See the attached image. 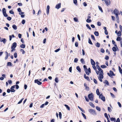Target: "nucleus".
<instances>
[{
	"label": "nucleus",
	"mask_w": 122,
	"mask_h": 122,
	"mask_svg": "<svg viewBox=\"0 0 122 122\" xmlns=\"http://www.w3.org/2000/svg\"><path fill=\"white\" fill-rule=\"evenodd\" d=\"M20 47L22 48H24L25 47V44H22L20 45Z\"/></svg>",
	"instance_id": "obj_29"
},
{
	"label": "nucleus",
	"mask_w": 122,
	"mask_h": 122,
	"mask_svg": "<svg viewBox=\"0 0 122 122\" xmlns=\"http://www.w3.org/2000/svg\"><path fill=\"white\" fill-rule=\"evenodd\" d=\"M119 12V11L116 9H115L114 11V14L115 15L118 14Z\"/></svg>",
	"instance_id": "obj_13"
},
{
	"label": "nucleus",
	"mask_w": 122,
	"mask_h": 122,
	"mask_svg": "<svg viewBox=\"0 0 122 122\" xmlns=\"http://www.w3.org/2000/svg\"><path fill=\"white\" fill-rule=\"evenodd\" d=\"M92 67L96 71L97 70V68L96 66H95V65H93Z\"/></svg>",
	"instance_id": "obj_50"
},
{
	"label": "nucleus",
	"mask_w": 122,
	"mask_h": 122,
	"mask_svg": "<svg viewBox=\"0 0 122 122\" xmlns=\"http://www.w3.org/2000/svg\"><path fill=\"white\" fill-rule=\"evenodd\" d=\"M8 82L10 84L12 83V81L10 80H8Z\"/></svg>",
	"instance_id": "obj_63"
},
{
	"label": "nucleus",
	"mask_w": 122,
	"mask_h": 122,
	"mask_svg": "<svg viewBox=\"0 0 122 122\" xmlns=\"http://www.w3.org/2000/svg\"><path fill=\"white\" fill-rule=\"evenodd\" d=\"M84 97L86 101L87 102H89V100L87 98V97L86 96H85Z\"/></svg>",
	"instance_id": "obj_38"
},
{
	"label": "nucleus",
	"mask_w": 122,
	"mask_h": 122,
	"mask_svg": "<svg viewBox=\"0 0 122 122\" xmlns=\"http://www.w3.org/2000/svg\"><path fill=\"white\" fill-rule=\"evenodd\" d=\"M14 56L15 58H16L17 57V53L16 52L14 53Z\"/></svg>",
	"instance_id": "obj_56"
},
{
	"label": "nucleus",
	"mask_w": 122,
	"mask_h": 122,
	"mask_svg": "<svg viewBox=\"0 0 122 122\" xmlns=\"http://www.w3.org/2000/svg\"><path fill=\"white\" fill-rule=\"evenodd\" d=\"M96 67L98 69V70L99 71H101V72L100 73H103V70L100 68V66H98V65H96Z\"/></svg>",
	"instance_id": "obj_7"
},
{
	"label": "nucleus",
	"mask_w": 122,
	"mask_h": 122,
	"mask_svg": "<svg viewBox=\"0 0 122 122\" xmlns=\"http://www.w3.org/2000/svg\"><path fill=\"white\" fill-rule=\"evenodd\" d=\"M91 64L92 65H95V63L94 60L92 59H91Z\"/></svg>",
	"instance_id": "obj_14"
},
{
	"label": "nucleus",
	"mask_w": 122,
	"mask_h": 122,
	"mask_svg": "<svg viewBox=\"0 0 122 122\" xmlns=\"http://www.w3.org/2000/svg\"><path fill=\"white\" fill-rule=\"evenodd\" d=\"M99 98L100 99H101L104 102L105 101V97L103 96L102 94H100L99 95Z\"/></svg>",
	"instance_id": "obj_3"
},
{
	"label": "nucleus",
	"mask_w": 122,
	"mask_h": 122,
	"mask_svg": "<svg viewBox=\"0 0 122 122\" xmlns=\"http://www.w3.org/2000/svg\"><path fill=\"white\" fill-rule=\"evenodd\" d=\"M25 22V20H23L21 22L23 24H24Z\"/></svg>",
	"instance_id": "obj_58"
},
{
	"label": "nucleus",
	"mask_w": 122,
	"mask_h": 122,
	"mask_svg": "<svg viewBox=\"0 0 122 122\" xmlns=\"http://www.w3.org/2000/svg\"><path fill=\"white\" fill-rule=\"evenodd\" d=\"M7 19L8 20L10 21L11 20V18L10 17H7Z\"/></svg>",
	"instance_id": "obj_60"
},
{
	"label": "nucleus",
	"mask_w": 122,
	"mask_h": 122,
	"mask_svg": "<svg viewBox=\"0 0 122 122\" xmlns=\"http://www.w3.org/2000/svg\"><path fill=\"white\" fill-rule=\"evenodd\" d=\"M23 99V98L22 99H21L19 102H18V104H20L21 103Z\"/></svg>",
	"instance_id": "obj_53"
},
{
	"label": "nucleus",
	"mask_w": 122,
	"mask_h": 122,
	"mask_svg": "<svg viewBox=\"0 0 122 122\" xmlns=\"http://www.w3.org/2000/svg\"><path fill=\"white\" fill-rule=\"evenodd\" d=\"M118 68L120 73L122 74V70L120 66H118Z\"/></svg>",
	"instance_id": "obj_22"
},
{
	"label": "nucleus",
	"mask_w": 122,
	"mask_h": 122,
	"mask_svg": "<svg viewBox=\"0 0 122 122\" xmlns=\"http://www.w3.org/2000/svg\"><path fill=\"white\" fill-rule=\"evenodd\" d=\"M89 104L91 106L93 107H95L94 105L92 102H90Z\"/></svg>",
	"instance_id": "obj_21"
},
{
	"label": "nucleus",
	"mask_w": 122,
	"mask_h": 122,
	"mask_svg": "<svg viewBox=\"0 0 122 122\" xmlns=\"http://www.w3.org/2000/svg\"><path fill=\"white\" fill-rule=\"evenodd\" d=\"M104 83H105L106 84L108 85H109V84L108 82L106 80H105V82H104Z\"/></svg>",
	"instance_id": "obj_42"
},
{
	"label": "nucleus",
	"mask_w": 122,
	"mask_h": 122,
	"mask_svg": "<svg viewBox=\"0 0 122 122\" xmlns=\"http://www.w3.org/2000/svg\"><path fill=\"white\" fill-rule=\"evenodd\" d=\"M78 108L82 111V112L84 113L85 111L84 110H83L82 108H81L79 106H78Z\"/></svg>",
	"instance_id": "obj_32"
},
{
	"label": "nucleus",
	"mask_w": 122,
	"mask_h": 122,
	"mask_svg": "<svg viewBox=\"0 0 122 122\" xmlns=\"http://www.w3.org/2000/svg\"><path fill=\"white\" fill-rule=\"evenodd\" d=\"M121 39L120 37L118 36L116 40L117 41H120Z\"/></svg>",
	"instance_id": "obj_31"
},
{
	"label": "nucleus",
	"mask_w": 122,
	"mask_h": 122,
	"mask_svg": "<svg viewBox=\"0 0 122 122\" xmlns=\"http://www.w3.org/2000/svg\"><path fill=\"white\" fill-rule=\"evenodd\" d=\"M110 120L112 121H114V122H115L116 119L115 118L111 117L110 118Z\"/></svg>",
	"instance_id": "obj_20"
},
{
	"label": "nucleus",
	"mask_w": 122,
	"mask_h": 122,
	"mask_svg": "<svg viewBox=\"0 0 122 122\" xmlns=\"http://www.w3.org/2000/svg\"><path fill=\"white\" fill-rule=\"evenodd\" d=\"M86 21L88 23H90L92 21L91 20L87 19L86 20Z\"/></svg>",
	"instance_id": "obj_41"
},
{
	"label": "nucleus",
	"mask_w": 122,
	"mask_h": 122,
	"mask_svg": "<svg viewBox=\"0 0 122 122\" xmlns=\"http://www.w3.org/2000/svg\"><path fill=\"white\" fill-rule=\"evenodd\" d=\"M117 35L118 36L121 37V32L120 31H118L117 33Z\"/></svg>",
	"instance_id": "obj_19"
},
{
	"label": "nucleus",
	"mask_w": 122,
	"mask_h": 122,
	"mask_svg": "<svg viewBox=\"0 0 122 122\" xmlns=\"http://www.w3.org/2000/svg\"><path fill=\"white\" fill-rule=\"evenodd\" d=\"M94 34L96 36H99V33L97 31H95L94 33Z\"/></svg>",
	"instance_id": "obj_24"
},
{
	"label": "nucleus",
	"mask_w": 122,
	"mask_h": 122,
	"mask_svg": "<svg viewBox=\"0 0 122 122\" xmlns=\"http://www.w3.org/2000/svg\"><path fill=\"white\" fill-rule=\"evenodd\" d=\"M112 50L114 52H115L117 51L116 48L115 47H114L112 48Z\"/></svg>",
	"instance_id": "obj_36"
},
{
	"label": "nucleus",
	"mask_w": 122,
	"mask_h": 122,
	"mask_svg": "<svg viewBox=\"0 0 122 122\" xmlns=\"http://www.w3.org/2000/svg\"><path fill=\"white\" fill-rule=\"evenodd\" d=\"M96 109L98 111H101L100 108L98 107L97 106L96 107Z\"/></svg>",
	"instance_id": "obj_34"
},
{
	"label": "nucleus",
	"mask_w": 122,
	"mask_h": 122,
	"mask_svg": "<svg viewBox=\"0 0 122 122\" xmlns=\"http://www.w3.org/2000/svg\"><path fill=\"white\" fill-rule=\"evenodd\" d=\"M117 104L118 105V106L119 107H121V105L120 103L119 102H117Z\"/></svg>",
	"instance_id": "obj_57"
},
{
	"label": "nucleus",
	"mask_w": 122,
	"mask_h": 122,
	"mask_svg": "<svg viewBox=\"0 0 122 122\" xmlns=\"http://www.w3.org/2000/svg\"><path fill=\"white\" fill-rule=\"evenodd\" d=\"M6 54V56L5 58V59L6 60L7 59L8 57V54L7 52H5Z\"/></svg>",
	"instance_id": "obj_16"
},
{
	"label": "nucleus",
	"mask_w": 122,
	"mask_h": 122,
	"mask_svg": "<svg viewBox=\"0 0 122 122\" xmlns=\"http://www.w3.org/2000/svg\"><path fill=\"white\" fill-rule=\"evenodd\" d=\"M87 75L89 74V73L91 72V69L90 68H89L88 69H86L85 71Z\"/></svg>",
	"instance_id": "obj_4"
},
{
	"label": "nucleus",
	"mask_w": 122,
	"mask_h": 122,
	"mask_svg": "<svg viewBox=\"0 0 122 122\" xmlns=\"http://www.w3.org/2000/svg\"><path fill=\"white\" fill-rule=\"evenodd\" d=\"M17 46V43L15 42H14L11 46V48L15 49Z\"/></svg>",
	"instance_id": "obj_6"
},
{
	"label": "nucleus",
	"mask_w": 122,
	"mask_h": 122,
	"mask_svg": "<svg viewBox=\"0 0 122 122\" xmlns=\"http://www.w3.org/2000/svg\"><path fill=\"white\" fill-rule=\"evenodd\" d=\"M80 61L82 64H84L85 62L83 59L81 58L80 60Z\"/></svg>",
	"instance_id": "obj_33"
},
{
	"label": "nucleus",
	"mask_w": 122,
	"mask_h": 122,
	"mask_svg": "<svg viewBox=\"0 0 122 122\" xmlns=\"http://www.w3.org/2000/svg\"><path fill=\"white\" fill-rule=\"evenodd\" d=\"M86 26L89 29L91 30V28L88 24H87L86 25Z\"/></svg>",
	"instance_id": "obj_46"
},
{
	"label": "nucleus",
	"mask_w": 122,
	"mask_h": 122,
	"mask_svg": "<svg viewBox=\"0 0 122 122\" xmlns=\"http://www.w3.org/2000/svg\"><path fill=\"white\" fill-rule=\"evenodd\" d=\"M61 6V3H60L57 5L56 6V8L57 9H59Z\"/></svg>",
	"instance_id": "obj_12"
},
{
	"label": "nucleus",
	"mask_w": 122,
	"mask_h": 122,
	"mask_svg": "<svg viewBox=\"0 0 122 122\" xmlns=\"http://www.w3.org/2000/svg\"><path fill=\"white\" fill-rule=\"evenodd\" d=\"M93 81H94V82L96 84H97V80L96 79H93Z\"/></svg>",
	"instance_id": "obj_62"
},
{
	"label": "nucleus",
	"mask_w": 122,
	"mask_h": 122,
	"mask_svg": "<svg viewBox=\"0 0 122 122\" xmlns=\"http://www.w3.org/2000/svg\"><path fill=\"white\" fill-rule=\"evenodd\" d=\"M12 65H13L12 64L11 62H8L7 63V66H12Z\"/></svg>",
	"instance_id": "obj_25"
},
{
	"label": "nucleus",
	"mask_w": 122,
	"mask_h": 122,
	"mask_svg": "<svg viewBox=\"0 0 122 122\" xmlns=\"http://www.w3.org/2000/svg\"><path fill=\"white\" fill-rule=\"evenodd\" d=\"M12 27L13 29L15 30H16L17 29V27L16 25H13Z\"/></svg>",
	"instance_id": "obj_18"
},
{
	"label": "nucleus",
	"mask_w": 122,
	"mask_h": 122,
	"mask_svg": "<svg viewBox=\"0 0 122 122\" xmlns=\"http://www.w3.org/2000/svg\"><path fill=\"white\" fill-rule=\"evenodd\" d=\"M88 97L90 100L91 101H92L93 100L94 96L92 93H91V94H89L88 95Z\"/></svg>",
	"instance_id": "obj_2"
},
{
	"label": "nucleus",
	"mask_w": 122,
	"mask_h": 122,
	"mask_svg": "<svg viewBox=\"0 0 122 122\" xmlns=\"http://www.w3.org/2000/svg\"><path fill=\"white\" fill-rule=\"evenodd\" d=\"M110 94L111 96L113 98H115V96L114 95L112 94V93H111Z\"/></svg>",
	"instance_id": "obj_55"
},
{
	"label": "nucleus",
	"mask_w": 122,
	"mask_h": 122,
	"mask_svg": "<svg viewBox=\"0 0 122 122\" xmlns=\"http://www.w3.org/2000/svg\"><path fill=\"white\" fill-rule=\"evenodd\" d=\"M73 3L74 4H76L77 3V0H73Z\"/></svg>",
	"instance_id": "obj_61"
},
{
	"label": "nucleus",
	"mask_w": 122,
	"mask_h": 122,
	"mask_svg": "<svg viewBox=\"0 0 122 122\" xmlns=\"http://www.w3.org/2000/svg\"><path fill=\"white\" fill-rule=\"evenodd\" d=\"M88 111L89 112L92 114H93L95 112V110L93 109H89V110Z\"/></svg>",
	"instance_id": "obj_9"
},
{
	"label": "nucleus",
	"mask_w": 122,
	"mask_h": 122,
	"mask_svg": "<svg viewBox=\"0 0 122 122\" xmlns=\"http://www.w3.org/2000/svg\"><path fill=\"white\" fill-rule=\"evenodd\" d=\"M59 118H60V119H61V112H59Z\"/></svg>",
	"instance_id": "obj_37"
},
{
	"label": "nucleus",
	"mask_w": 122,
	"mask_h": 122,
	"mask_svg": "<svg viewBox=\"0 0 122 122\" xmlns=\"http://www.w3.org/2000/svg\"><path fill=\"white\" fill-rule=\"evenodd\" d=\"M108 110L109 112H111L112 111V110L111 108L109 107H108Z\"/></svg>",
	"instance_id": "obj_45"
},
{
	"label": "nucleus",
	"mask_w": 122,
	"mask_h": 122,
	"mask_svg": "<svg viewBox=\"0 0 122 122\" xmlns=\"http://www.w3.org/2000/svg\"><path fill=\"white\" fill-rule=\"evenodd\" d=\"M115 122H120V120L119 118H118L117 120V121Z\"/></svg>",
	"instance_id": "obj_64"
},
{
	"label": "nucleus",
	"mask_w": 122,
	"mask_h": 122,
	"mask_svg": "<svg viewBox=\"0 0 122 122\" xmlns=\"http://www.w3.org/2000/svg\"><path fill=\"white\" fill-rule=\"evenodd\" d=\"M82 115L83 116V117L85 119H86V116L85 115V114L83 113H82Z\"/></svg>",
	"instance_id": "obj_47"
},
{
	"label": "nucleus",
	"mask_w": 122,
	"mask_h": 122,
	"mask_svg": "<svg viewBox=\"0 0 122 122\" xmlns=\"http://www.w3.org/2000/svg\"><path fill=\"white\" fill-rule=\"evenodd\" d=\"M103 73H99V76L98 77V78L99 80L101 82L102 81V79H103Z\"/></svg>",
	"instance_id": "obj_1"
},
{
	"label": "nucleus",
	"mask_w": 122,
	"mask_h": 122,
	"mask_svg": "<svg viewBox=\"0 0 122 122\" xmlns=\"http://www.w3.org/2000/svg\"><path fill=\"white\" fill-rule=\"evenodd\" d=\"M20 51L22 52L23 54H24L25 53V51L22 49H21L20 50Z\"/></svg>",
	"instance_id": "obj_35"
},
{
	"label": "nucleus",
	"mask_w": 122,
	"mask_h": 122,
	"mask_svg": "<svg viewBox=\"0 0 122 122\" xmlns=\"http://www.w3.org/2000/svg\"><path fill=\"white\" fill-rule=\"evenodd\" d=\"M75 46L76 47H77L78 46V43L77 42H76L75 43Z\"/></svg>",
	"instance_id": "obj_59"
},
{
	"label": "nucleus",
	"mask_w": 122,
	"mask_h": 122,
	"mask_svg": "<svg viewBox=\"0 0 122 122\" xmlns=\"http://www.w3.org/2000/svg\"><path fill=\"white\" fill-rule=\"evenodd\" d=\"M98 7L99 10L101 11V12L102 13L103 12V11L101 7L100 6H98Z\"/></svg>",
	"instance_id": "obj_23"
},
{
	"label": "nucleus",
	"mask_w": 122,
	"mask_h": 122,
	"mask_svg": "<svg viewBox=\"0 0 122 122\" xmlns=\"http://www.w3.org/2000/svg\"><path fill=\"white\" fill-rule=\"evenodd\" d=\"M101 67L102 68H104L107 67V66L105 65H102Z\"/></svg>",
	"instance_id": "obj_44"
},
{
	"label": "nucleus",
	"mask_w": 122,
	"mask_h": 122,
	"mask_svg": "<svg viewBox=\"0 0 122 122\" xmlns=\"http://www.w3.org/2000/svg\"><path fill=\"white\" fill-rule=\"evenodd\" d=\"M96 46L97 47H100V44L98 42L97 43L95 44Z\"/></svg>",
	"instance_id": "obj_30"
},
{
	"label": "nucleus",
	"mask_w": 122,
	"mask_h": 122,
	"mask_svg": "<svg viewBox=\"0 0 122 122\" xmlns=\"http://www.w3.org/2000/svg\"><path fill=\"white\" fill-rule=\"evenodd\" d=\"M64 106L68 110H70V108L68 105L66 104H65Z\"/></svg>",
	"instance_id": "obj_26"
},
{
	"label": "nucleus",
	"mask_w": 122,
	"mask_h": 122,
	"mask_svg": "<svg viewBox=\"0 0 122 122\" xmlns=\"http://www.w3.org/2000/svg\"><path fill=\"white\" fill-rule=\"evenodd\" d=\"M96 92L97 95H100V92L99 91V90L98 89H97L96 91Z\"/></svg>",
	"instance_id": "obj_27"
},
{
	"label": "nucleus",
	"mask_w": 122,
	"mask_h": 122,
	"mask_svg": "<svg viewBox=\"0 0 122 122\" xmlns=\"http://www.w3.org/2000/svg\"><path fill=\"white\" fill-rule=\"evenodd\" d=\"M50 8V7L49 6V5H48L47 6L46 9V13L47 15L49 14Z\"/></svg>",
	"instance_id": "obj_10"
},
{
	"label": "nucleus",
	"mask_w": 122,
	"mask_h": 122,
	"mask_svg": "<svg viewBox=\"0 0 122 122\" xmlns=\"http://www.w3.org/2000/svg\"><path fill=\"white\" fill-rule=\"evenodd\" d=\"M88 43L91 45H92L93 44L90 38H89Z\"/></svg>",
	"instance_id": "obj_28"
},
{
	"label": "nucleus",
	"mask_w": 122,
	"mask_h": 122,
	"mask_svg": "<svg viewBox=\"0 0 122 122\" xmlns=\"http://www.w3.org/2000/svg\"><path fill=\"white\" fill-rule=\"evenodd\" d=\"M84 78L85 79H86L87 81H89L90 80V79L89 77H88V76H86V74H84Z\"/></svg>",
	"instance_id": "obj_15"
},
{
	"label": "nucleus",
	"mask_w": 122,
	"mask_h": 122,
	"mask_svg": "<svg viewBox=\"0 0 122 122\" xmlns=\"http://www.w3.org/2000/svg\"><path fill=\"white\" fill-rule=\"evenodd\" d=\"M104 1L105 3L107 5H110L111 2L110 0H104Z\"/></svg>",
	"instance_id": "obj_8"
},
{
	"label": "nucleus",
	"mask_w": 122,
	"mask_h": 122,
	"mask_svg": "<svg viewBox=\"0 0 122 122\" xmlns=\"http://www.w3.org/2000/svg\"><path fill=\"white\" fill-rule=\"evenodd\" d=\"M112 44H114V45L115 46H116V47H117V45H116L115 43V42L113 40H112Z\"/></svg>",
	"instance_id": "obj_43"
},
{
	"label": "nucleus",
	"mask_w": 122,
	"mask_h": 122,
	"mask_svg": "<svg viewBox=\"0 0 122 122\" xmlns=\"http://www.w3.org/2000/svg\"><path fill=\"white\" fill-rule=\"evenodd\" d=\"M107 74L110 77H111L112 76H115V75L114 74L113 72L111 71H110V73H108Z\"/></svg>",
	"instance_id": "obj_5"
},
{
	"label": "nucleus",
	"mask_w": 122,
	"mask_h": 122,
	"mask_svg": "<svg viewBox=\"0 0 122 122\" xmlns=\"http://www.w3.org/2000/svg\"><path fill=\"white\" fill-rule=\"evenodd\" d=\"M76 69L79 72H81V69L79 66H77L76 67Z\"/></svg>",
	"instance_id": "obj_17"
},
{
	"label": "nucleus",
	"mask_w": 122,
	"mask_h": 122,
	"mask_svg": "<svg viewBox=\"0 0 122 122\" xmlns=\"http://www.w3.org/2000/svg\"><path fill=\"white\" fill-rule=\"evenodd\" d=\"M101 23L99 22H97V25L98 26H100L101 25Z\"/></svg>",
	"instance_id": "obj_54"
},
{
	"label": "nucleus",
	"mask_w": 122,
	"mask_h": 122,
	"mask_svg": "<svg viewBox=\"0 0 122 122\" xmlns=\"http://www.w3.org/2000/svg\"><path fill=\"white\" fill-rule=\"evenodd\" d=\"M78 60V59L77 58H76L74 60V62H76Z\"/></svg>",
	"instance_id": "obj_48"
},
{
	"label": "nucleus",
	"mask_w": 122,
	"mask_h": 122,
	"mask_svg": "<svg viewBox=\"0 0 122 122\" xmlns=\"http://www.w3.org/2000/svg\"><path fill=\"white\" fill-rule=\"evenodd\" d=\"M35 82L37 83L39 85H40L42 84V83L37 80H35Z\"/></svg>",
	"instance_id": "obj_11"
},
{
	"label": "nucleus",
	"mask_w": 122,
	"mask_h": 122,
	"mask_svg": "<svg viewBox=\"0 0 122 122\" xmlns=\"http://www.w3.org/2000/svg\"><path fill=\"white\" fill-rule=\"evenodd\" d=\"M2 10L3 14L6 12V11L5 8H3L2 9Z\"/></svg>",
	"instance_id": "obj_39"
},
{
	"label": "nucleus",
	"mask_w": 122,
	"mask_h": 122,
	"mask_svg": "<svg viewBox=\"0 0 122 122\" xmlns=\"http://www.w3.org/2000/svg\"><path fill=\"white\" fill-rule=\"evenodd\" d=\"M55 81L57 83L58 82V78L57 77L55 79Z\"/></svg>",
	"instance_id": "obj_49"
},
{
	"label": "nucleus",
	"mask_w": 122,
	"mask_h": 122,
	"mask_svg": "<svg viewBox=\"0 0 122 122\" xmlns=\"http://www.w3.org/2000/svg\"><path fill=\"white\" fill-rule=\"evenodd\" d=\"M105 58L106 60H108L109 58V57L107 56H106Z\"/></svg>",
	"instance_id": "obj_52"
},
{
	"label": "nucleus",
	"mask_w": 122,
	"mask_h": 122,
	"mask_svg": "<svg viewBox=\"0 0 122 122\" xmlns=\"http://www.w3.org/2000/svg\"><path fill=\"white\" fill-rule=\"evenodd\" d=\"M3 14L5 17H7L8 16L7 14H6V12L5 13Z\"/></svg>",
	"instance_id": "obj_51"
},
{
	"label": "nucleus",
	"mask_w": 122,
	"mask_h": 122,
	"mask_svg": "<svg viewBox=\"0 0 122 122\" xmlns=\"http://www.w3.org/2000/svg\"><path fill=\"white\" fill-rule=\"evenodd\" d=\"M76 22L78 21V19L76 17H75L73 19Z\"/></svg>",
	"instance_id": "obj_40"
}]
</instances>
